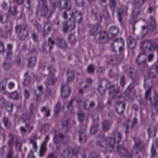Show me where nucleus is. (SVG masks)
<instances>
[{
	"mask_svg": "<svg viewBox=\"0 0 158 158\" xmlns=\"http://www.w3.org/2000/svg\"><path fill=\"white\" fill-rule=\"evenodd\" d=\"M108 86H109V94L112 98L117 99L122 97V93L120 88L113 85L110 86L108 81L106 79H103L100 81L97 89L103 95L105 94Z\"/></svg>",
	"mask_w": 158,
	"mask_h": 158,
	"instance_id": "nucleus-1",
	"label": "nucleus"
},
{
	"mask_svg": "<svg viewBox=\"0 0 158 158\" xmlns=\"http://www.w3.org/2000/svg\"><path fill=\"white\" fill-rule=\"evenodd\" d=\"M73 15L74 19L75 21H77L79 24L81 21L83 19V16L81 12L74 13L71 10H66L63 13L62 16L64 19L68 20H71Z\"/></svg>",
	"mask_w": 158,
	"mask_h": 158,
	"instance_id": "nucleus-2",
	"label": "nucleus"
},
{
	"mask_svg": "<svg viewBox=\"0 0 158 158\" xmlns=\"http://www.w3.org/2000/svg\"><path fill=\"white\" fill-rule=\"evenodd\" d=\"M40 14L41 16L48 19L51 17L52 12L49 10L48 5H39L37 7L36 14Z\"/></svg>",
	"mask_w": 158,
	"mask_h": 158,
	"instance_id": "nucleus-3",
	"label": "nucleus"
},
{
	"mask_svg": "<svg viewBox=\"0 0 158 158\" xmlns=\"http://www.w3.org/2000/svg\"><path fill=\"white\" fill-rule=\"evenodd\" d=\"M134 144L133 149L135 151V154L138 155L139 152H143L146 150V146L143 141L138 138L134 139Z\"/></svg>",
	"mask_w": 158,
	"mask_h": 158,
	"instance_id": "nucleus-4",
	"label": "nucleus"
},
{
	"mask_svg": "<svg viewBox=\"0 0 158 158\" xmlns=\"http://www.w3.org/2000/svg\"><path fill=\"white\" fill-rule=\"evenodd\" d=\"M141 45L143 48L148 49L149 51L158 48V43L151 40H145L141 43Z\"/></svg>",
	"mask_w": 158,
	"mask_h": 158,
	"instance_id": "nucleus-5",
	"label": "nucleus"
},
{
	"mask_svg": "<svg viewBox=\"0 0 158 158\" xmlns=\"http://www.w3.org/2000/svg\"><path fill=\"white\" fill-rule=\"evenodd\" d=\"M123 57V55L121 54L118 55L110 56L108 59V61L110 64H112L113 66H116L119 64Z\"/></svg>",
	"mask_w": 158,
	"mask_h": 158,
	"instance_id": "nucleus-6",
	"label": "nucleus"
},
{
	"mask_svg": "<svg viewBox=\"0 0 158 158\" xmlns=\"http://www.w3.org/2000/svg\"><path fill=\"white\" fill-rule=\"evenodd\" d=\"M117 148L118 153L121 156L126 157L128 158L132 157L133 155L123 146L119 145L117 146Z\"/></svg>",
	"mask_w": 158,
	"mask_h": 158,
	"instance_id": "nucleus-7",
	"label": "nucleus"
},
{
	"mask_svg": "<svg viewBox=\"0 0 158 158\" xmlns=\"http://www.w3.org/2000/svg\"><path fill=\"white\" fill-rule=\"evenodd\" d=\"M127 76L134 81L136 82L139 79V77L137 75L135 69L133 68L130 67L127 69Z\"/></svg>",
	"mask_w": 158,
	"mask_h": 158,
	"instance_id": "nucleus-8",
	"label": "nucleus"
},
{
	"mask_svg": "<svg viewBox=\"0 0 158 158\" xmlns=\"http://www.w3.org/2000/svg\"><path fill=\"white\" fill-rule=\"evenodd\" d=\"M71 93V89L69 85L65 83H63L61 86V94L63 98L69 97Z\"/></svg>",
	"mask_w": 158,
	"mask_h": 158,
	"instance_id": "nucleus-9",
	"label": "nucleus"
},
{
	"mask_svg": "<svg viewBox=\"0 0 158 158\" xmlns=\"http://www.w3.org/2000/svg\"><path fill=\"white\" fill-rule=\"evenodd\" d=\"M75 27L74 21L71 20H68L64 23L63 25V30L64 32L68 31H71L73 30Z\"/></svg>",
	"mask_w": 158,
	"mask_h": 158,
	"instance_id": "nucleus-10",
	"label": "nucleus"
},
{
	"mask_svg": "<svg viewBox=\"0 0 158 158\" xmlns=\"http://www.w3.org/2000/svg\"><path fill=\"white\" fill-rule=\"evenodd\" d=\"M125 106V103L121 101L117 102L115 105V110L119 114H122L123 112Z\"/></svg>",
	"mask_w": 158,
	"mask_h": 158,
	"instance_id": "nucleus-11",
	"label": "nucleus"
},
{
	"mask_svg": "<svg viewBox=\"0 0 158 158\" xmlns=\"http://www.w3.org/2000/svg\"><path fill=\"white\" fill-rule=\"evenodd\" d=\"M75 73L78 75H79V73H77L75 70L71 69H69L67 70V81L68 83H69L73 81L74 78Z\"/></svg>",
	"mask_w": 158,
	"mask_h": 158,
	"instance_id": "nucleus-12",
	"label": "nucleus"
},
{
	"mask_svg": "<svg viewBox=\"0 0 158 158\" xmlns=\"http://www.w3.org/2000/svg\"><path fill=\"white\" fill-rule=\"evenodd\" d=\"M56 45L60 48L65 49L67 47V43L62 38L57 37L56 43Z\"/></svg>",
	"mask_w": 158,
	"mask_h": 158,
	"instance_id": "nucleus-13",
	"label": "nucleus"
},
{
	"mask_svg": "<svg viewBox=\"0 0 158 158\" xmlns=\"http://www.w3.org/2000/svg\"><path fill=\"white\" fill-rule=\"evenodd\" d=\"M146 60L144 53H140L137 56L136 63L138 65H141L146 63Z\"/></svg>",
	"mask_w": 158,
	"mask_h": 158,
	"instance_id": "nucleus-14",
	"label": "nucleus"
},
{
	"mask_svg": "<svg viewBox=\"0 0 158 158\" xmlns=\"http://www.w3.org/2000/svg\"><path fill=\"white\" fill-rule=\"evenodd\" d=\"M99 42L102 44H104L107 42L108 40V34L106 32L100 33L98 38Z\"/></svg>",
	"mask_w": 158,
	"mask_h": 158,
	"instance_id": "nucleus-15",
	"label": "nucleus"
},
{
	"mask_svg": "<svg viewBox=\"0 0 158 158\" xmlns=\"http://www.w3.org/2000/svg\"><path fill=\"white\" fill-rule=\"evenodd\" d=\"M149 100L151 103V110L152 114H157L158 112V100L152 99L151 98H150Z\"/></svg>",
	"mask_w": 158,
	"mask_h": 158,
	"instance_id": "nucleus-16",
	"label": "nucleus"
},
{
	"mask_svg": "<svg viewBox=\"0 0 158 158\" xmlns=\"http://www.w3.org/2000/svg\"><path fill=\"white\" fill-rule=\"evenodd\" d=\"M95 105V102L93 101L90 102L88 100H85L83 102L84 108L87 110H91Z\"/></svg>",
	"mask_w": 158,
	"mask_h": 158,
	"instance_id": "nucleus-17",
	"label": "nucleus"
},
{
	"mask_svg": "<svg viewBox=\"0 0 158 158\" xmlns=\"http://www.w3.org/2000/svg\"><path fill=\"white\" fill-rule=\"evenodd\" d=\"M124 42L122 38L116 40L113 42L112 47L113 50L115 51V47L118 48L121 46H124Z\"/></svg>",
	"mask_w": 158,
	"mask_h": 158,
	"instance_id": "nucleus-18",
	"label": "nucleus"
},
{
	"mask_svg": "<svg viewBox=\"0 0 158 158\" xmlns=\"http://www.w3.org/2000/svg\"><path fill=\"white\" fill-rule=\"evenodd\" d=\"M28 27V25L25 23L18 24L15 27V32L16 33L19 34L23 31H24Z\"/></svg>",
	"mask_w": 158,
	"mask_h": 158,
	"instance_id": "nucleus-19",
	"label": "nucleus"
},
{
	"mask_svg": "<svg viewBox=\"0 0 158 158\" xmlns=\"http://www.w3.org/2000/svg\"><path fill=\"white\" fill-rule=\"evenodd\" d=\"M156 27V25L154 19L150 16L149 20V25L148 27V30L150 31L154 30Z\"/></svg>",
	"mask_w": 158,
	"mask_h": 158,
	"instance_id": "nucleus-20",
	"label": "nucleus"
},
{
	"mask_svg": "<svg viewBox=\"0 0 158 158\" xmlns=\"http://www.w3.org/2000/svg\"><path fill=\"white\" fill-rule=\"evenodd\" d=\"M101 30V27L99 24H96L93 26L90 31V34L92 35H95Z\"/></svg>",
	"mask_w": 158,
	"mask_h": 158,
	"instance_id": "nucleus-21",
	"label": "nucleus"
},
{
	"mask_svg": "<svg viewBox=\"0 0 158 158\" xmlns=\"http://www.w3.org/2000/svg\"><path fill=\"white\" fill-rule=\"evenodd\" d=\"M158 73V70L156 69V67H154L153 65L148 70V74L150 77H156Z\"/></svg>",
	"mask_w": 158,
	"mask_h": 158,
	"instance_id": "nucleus-22",
	"label": "nucleus"
},
{
	"mask_svg": "<svg viewBox=\"0 0 158 158\" xmlns=\"http://www.w3.org/2000/svg\"><path fill=\"white\" fill-rule=\"evenodd\" d=\"M156 129L155 126L152 125L149 126L148 130V132L150 137L154 136L156 135Z\"/></svg>",
	"mask_w": 158,
	"mask_h": 158,
	"instance_id": "nucleus-23",
	"label": "nucleus"
},
{
	"mask_svg": "<svg viewBox=\"0 0 158 158\" xmlns=\"http://www.w3.org/2000/svg\"><path fill=\"white\" fill-rule=\"evenodd\" d=\"M128 47L131 49L134 48L136 45L135 40L131 37H129L127 40Z\"/></svg>",
	"mask_w": 158,
	"mask_h": 158,
	"instance_id": "nucleus-24",
	"label": "nucleus"
},
{
	"mask_svg": "<svg viewBox=\"0 0 158 158\" xmlns=\"http://www.w3.org/2000/svg\"><path fill=\"white\" fill-rule=\"evenodd\" d=\"M52 28L51 25L49 23H46L44 26L43 31V35L45 37L49 33Z\"/></svg>",
	"mask_w": 158,
	"mask_h": 158,
	"instance_id": "nucleus-25",
	"label": "nucleus"
},
{
	"mask_svg": "<svg viewBox=\"0 0 158 158\" xmlns=\"http://www.w3.org/2000/svg\"><path fill=\"white\" fill-rule=\"evenodd\" d=\"M73 99H72L70 102L68 103H67L65 105L66 106L67 110H66L64 108V106L63 107L62 110L66 114H68L70 113L73 110Z\"/></svg>",
	"mask_w": 158,
	"mask_h": 158,
	"instance_id": "nucleus-26",
	"label": "nucleus"
},
{
	"mask_svg": "<svg viewBox=\"0 0 158 158\" xmlns=\"http://www.w3.org/2000/svg\"><path fill=\"white\" fill-rule=\"evenodd\" d=\"M23 122L25 124V127L27 128V131L29 133L33 129V126L30 124V119L27 118L23 120Z\"/></svg>",
	"mask_w": 158,
	"mask_h": 158,
	"instance_id": "nucleus-27",
	"label": "nucleus"
},
{
	"mask_svg": "<svg viewBox=\"0 0 158 158\" xmlns=\"http://www.w3.org/2000/svg\"><path fill=\"white\" fill-rule=\"evenodd\" d=\"M102 124V129L104 131H108L110 129L111 125V123L109 121L106 120H104Z\"/></svg>",
	"mask_w": 158,
	"mask_h": 158,
	"instance_id": "nucleus-28",
	"label": "nucleus"
},
{
	"mask_svg": "<svg viewBox=\"0 0 158 158\" xmlns=\"http://www.w3.org/2000/svg\"><path fill=\"white\" fill-rule=\"evenodd\" d=\"M9 95V97L15 100H18L21 98V96L17 91H15L11 93H7Z\"/></svg>",
	"mask_w": 158,
	"mask_h": 158,
	"instance_id": "nucleus-29",
	"label": "nucleus"
},
{
	"mask_svg": "<svg viewBox=\"0 0 158 158\" xmlns=\"http://www.w3.org/2000/svg\"><path fill=\"white\" fill-rule=\"evenodd\" d=\"M28 74L29 72H27L24 74V79L23 83L24 86L28 85L31 82V77Z\"/></svg>",
	"mask_w": 158,
	"mask_h": 158,
	"instance_id": "nucleus-30",
	"label": "nucleus"
},
{
	"mask_svg": "<svg viewBox=\"0 0 158 158\" xmlns=\"http://www.w3.org/2000/svg\"><path fill=\"white\" fill-rule=\"evenodd\" d=\"M62 0H50V2L51 6L53 8L61 7Z\"/></svg>",
	"mask_w": 158,
	"mask_h": 158,
	"instance_id": "nucleus-31",
	"label": "nucleus"
},
{
	"mask_svg": "<svg viewBox=\"0 0 158 158\" xmlns=\"http://www.w3.org/2000/svg\"><path fill=\"white\" fill-rule=\"evenodd\" d=\"M36 61V58L35 56L31 57L28 60V66L31 68H33L35 65Z\"/></svg>",
	"mask_w": 158,
	"mask_h": 158,
	"instance_id": "nucleus-32",
	"label": "nucleus"
},
{
	"mask_svg": "<svg viewBox=\"0 0 158 158\" xmlns=\"http://www.w3.org/2000/svg\"><path fill=\"white\" fill-rule=\"evenodd\" d=\"M79 140L81 143H84L86 141L87 138L86 134L84 131H78Z\"/></svg>",
	"mask_w": 158,
	"mask_h": 158,
	"instance_id": "nucleus-33",
	"label": "nucleus"
},
{
	"mask_svg": "<svg viewBox=\"0 0 158 158\" xmlns=\"http://www.w3.org/2000/svg\"><path fill=\"white\" fill-rule=\"evenodd\" d=\"M9 137L10 139L8 142V145L9 147H11L14 141L15 142L19 139L16 135L11 134L9 135Z\"/></svg>",
	"mask_w": 158,
	"mask_h": 158,
	"instance_id": "nucleus-34",
	"label": "nucleus"
},
{
	"mask_svg": "<svg viewBox=\"0 0 158 158\" xmlns=\"http://www.w3.org/2000/svg\"><path fill=\"white\" fill-rule=\"evenodd\" d=\"M131 122L129 120H127L123 124L124 128L125 129V132L126 134L130 132V131L129 130V127L131 126Z\"/></svg>",
	"mask_w": 158,
	"mask_h": 158,
	"instance_id": "nucleus-35",
	"label": "nucleus"
},
{
	"mask_svg": "<svg viewBox=\"0 0 158 158\" xmlns=\"http://www.w3.org/2000/svg\"><path fill=\"white\" fill-rule=\"evenodd\" d=\"M6 81L5 80L2 81L0 82V90L4 94H6L8 92L6 89Z\"/></svg>",
	"mask_w": 158,
	"mask_h": 158,
	"instance_id": "nucleus-36",
	"label": "nucleus"
},
{
	"mask_svg": "<svg viewBox=\"0 0 158 158\" xmlns=\"http://www.w3.org/2000/svg\"><path fill=\"white\" fill-rule=\"evenodd\" d=\"M57 79L55 75H48L47 79V82L48 85H52L55 84Z\"/></svg>",
	"mask_w": 158,
	"mask_h": 158,
	"instance_id": "nucleus-37",
	"label": "nucleus"
},
{
	"mask_svg": "<svg viewBox=\"0 0 158 158\" xmlns=\"http://www.w3.org/2000/svg\"><path fill=\"white\" fill-rule=\"evenodd\" d=\"M115 142V139L114 138L108 137L105 139V143L106 144L111 145L114 147Z\"/></svg>",
	"mask_w": 158,
	"mask_h": 158,
	"instance_id": "nucleus-38",
	"label": "nucleus"
},
{
	"mask_svg": "<svg viewBox=\"0 0 158 158\" xmlns=\"http://www.w3.org/2000/svg\"><path fill=\"white\" fill-rule=\"evenodd\" d=\"M128 10V7L126 5H122L118 10V15H121L123 13H126Z\"/></svg>",
	"mask_w": 158,
	"mask_h": 158,
	"instance_id": "nucleus-39",
	"label": "nucleus"
},
{
	"mask_svg": "<svg viewBox=\"0 0 158 158\" xmlns=\"http://www.w3.org/2000/svg\"><path fill=\"white\" fill-rule=\"evenodd\" d=\"M118 28L115 26H112L110 28L109 32L112 35H116L118 34L119 32Z\"/></svg>",
	"mask_w": 158,
	"mask_h": 158,
	"instance_id": "nucleus-40",
	"label": "nucleus"
},
{
	"mask_svg": "<svg viewBox=\"0 0 158 158\" xmlns=\"http://www.w3.org/2000/svg\"><path fill=\"white\" fill-rule=\"evenodd\" d=\"M50 128V126L48 124H43L41 127V132L42 134H45L49 131Z\"/></svg>",
	"mask_w": 158,
	"mask_h": 158,
	"instance_id": "nucleus-41",
	"label": "nucleus"
},
{
	"mask_svg": "<svg viewBox=\"0 0 158 158\" xmlns=\"http://www.w3.org/2000/svg\"><path fill=\"white\" fill-rule=\"evenodd\" d=\"M115 139H116L117 142L118 143L122 140V136L121 133L118 131H115L114 133Z\"/></svg>",
	"mask_w": 158,
	"mask_h": 158,
	"instance_id": "nucleus-42",
	"label": "nucleus"
},
{
	"mask_svg": "<svg viewBox=\"0 0 158 158\" xmlns=\"http://www.w3.org/2000/svg\"><path fill=\"white\" fill-rule=\"evenodd\" d=\"M69 148H68L64 150L61 154L62 158H68L70 155V150Z\"/></svg>",
	"mask_w": 158,
	"mask_h": 158,
	"instance_id": "nucleus-43",
	"label": "nucleus"
},
{
	"mask_svg": "<svg viewBox=\"0 0 158 158\" xmlns=\"http://www.w3.org/2000/svg\"><path fill=\"white\" fill-rule=\"evenodd\" d=\"M43 87L42 86H39L37 87V89L35 91V95L37 98L43 94Z\"/></svg>",
	"mask_w": 158,
	"mask_h": 158,
	"instance_id": "nucleus-44",
	"label": "nucleus"
},
{
	"mask_svg": "<svg viewBox=\"0 0 158 158\" xmlns=\"http://www.w3.org/2000/svg\"><path fill=\"white\" fill-rule=\"evenodd\" d=\"M9 13L12 15H16L18 13L17 7L15 6H11L9 9Z\"/></svg>",
	"mask_w": 158,
	"mask_h": 158,
	"instance_id": "nucleus-45",
	"label": "nucleus"
},
{
	"mask_svg": "<svg viewBox=\"0 0 158 158\" xmlns=\"http://www.w3.org/2000/svg\"><path fill=\"white\" fill-rule=\"evenodd\" d=\"M107 6V5L105 4L103 6V8L102 9L103 12V15L105 19L109 18V13L106 8Z\"/></svg>",
	"mask_w": 158,
	"mask_h": 158,
	"instance_id": "nucleus-46",
	"label": "nucleus"
},
{
	"mask_svg": "<svg viewBox=\"0 0 158 158\" xmlns=\"http://www.w3.org/2000/svg\"><path fill=\"white\" fill-rule=\"evenodd\" d=\"M11 61H7L5 60V62L2 65L4 69L6 70L9 69L12 66Z\"/></svg>",
	"mask_w": 158,
	"mask_h": 158,
	"instance_id": "nucleus-47",
	"label": "nucleus"
},
{
	"mask_svg": "<svg viewBox=\"0 0 158 158\" xmlns=\"http://www.w3.org/2000/svg\"><path fill=\"white\" fill-rule=\"evenodd\" d=\"M140 7H135L134 8L132 11V14L133 16L137 17L140 14Z\"/></svg>",
	"mask_w": 158,
	"mask_h": 158,
	"instance_id": "nucleus-48",
	"label": "nucleus"
},
{
	"mask_svg": "<svg viewBox=\"0 0 158 158\" xmlns=\"http://www.w3.org/2000/svg\"><path fill=\"white\" fill-rule=\"evenodd\" d=\"M48 75H54L56 69L52 65L49 66L48 68Z\"/></svg>",
	"mask_w": 158,
	"mask_h": 158,
	"instance_id": "nucleus-49",
	"label": "nucleus"
},
{
	"mask_svg": "<svg viewBox=\"0 0 158 158\" xmlns=\"http://www.w3.org/2000/svg\"><path fill=\"white\" fill-rule=\"evenodd\" d=\"M19 37L21 40H24L27 37L28 35V33L27 31H23V32H21L19 33Z\"/></svg>",
	"mask_w": 158,
	"mask_h": 158,
	"instance_id": "nucleus-50",
	"label": "nucleus"
},
{
	"mask_svg": "<svg viewBox=\"0 0 158 158\" xmlns=\"http://www.w3.org/2000/svg\"><path fill=\"white\" fill-rule=\"evenodd\" d=\"M104 140L103 139H101L100 136L98 137L97 138L96 144L100 147H102L104 146Z\"/></svg>",
	"mask_w": 158,
	"mask_h": 158,
	"instance_id": "nucleus-51",
	"label": "nucleus"
},
{
	"mask_svg": "<svg viewBox=\"0 0 158 158\" xmlns=\"http://www.w3.org/2000/svg\"><path fill=\"white\" fill-rule=\"evenodd\" d=\"M8 16L6 14H2L0 15V21L3 23L6 22Z\"/></svg>",
	"mask_w": 158,
	"mask_h": 158,
	"instance_id": "nucleus-52",
	"label": "nucleus"
},
{
	"mask_svg": "<svg viewBox=\"0 0 158 158\" xmlns=\"http://www.w3.org/2000/svg\"><path fill=\"white\" fill-rule=\"evenodd\" d=\"M43 50L44 52H49L53 48L52 46H49L47 44H44L42 46Z\"/></svg>",
	"mask_w": 158,
	"mask_h": 158,
	"instance_id": "nucleus-53",
	"label": "nucleus"
},
{
	"mask_svg": "<svg viewBox=\"0 0 158 158\" xmlns=\"http://www.w3.org/2000/svg\"><path fill=\"white\" fill-rule=\"evenodd\" d=\"M3 122L4 123V126L6 127H9L11 125V123L9 121L8 118L6 117H4L3 118Z\"/></svg>",
	"mask_w": 158,
	"mask_h": 158,
	"instance_id": "nucleus-54",
	"label": "nucleus"
},
{
	"mask_svg": "<svg viewBox=\"0 0 158 158\" xmlns=\"http://www.w3.org/2000/svg\"><path fill=\"white\" fill-rule=\"evenodd\" d=\"M134 87V85L132 83H131L127 87L125 91L126 93L127 94H130L132 90Z\"/></svg>",
	"mask_w": 158,
	"mask_h": 158,
	"instance_id": "nucleus-55",
	"label": "nucleus"
},
{
	"mask_svg": "<svg viewBox=\"0 0 158 158\" xmlns=\"http://www.w3.org/2000/svg\"><path fill=\"white\" fill-rule=\"evenodd\" d=\"M82 84H84L83 88L85 92H87L91 89V85L86 84L85 83V82H81L79 83L80 85Z\"/></svg>",
	"mask_w": 158,
	"mask_h": 158,
	"instance_id": "nucleus-56",
	"label": "nucleus"
},
{
	"mask_svg": "<svg viewBox=\"0 0 158 158\" xmlns=\"http://www.w3.org/2000/svg\"><path fill=\"white\" fill-rule=\"evenodd\" d=\"M151 157H156V151L154 147L153 144H152L151 149Z\"/></svg>",
	"mask_w": 158,
	"mask_h": 158,
	"instance_id": "nucleus-57",
	"label": "nucleus"
},
{
	"mask_svg": "<svg viewBox=\"0 0 158 158\" xmlns=\"http://www.w3.org/2000/svg\"><path fill=\"white\" fill-rule=\"evenodd\" d=\"M98 125L96 124L92 127L90 129V132L92 134L95 133L98 129Z\"/></svg>",
	"mask_w": 158,
	"mask_h": 158,
	"instance_id": "nucleus-58",
	"label": "nucleus"
},
{
	"mask_svg": "<svg viewBox=\"0 0 158 158\" xmlns=\"http://www.w3.org/2000/svg\"><path fill=\"white\" fill-rule=\"evenodd\" d=\"M60 106L61 105L60 103L59 102H58L54 108V111L55 114H57L59 113Z\"/></svg>",
	"mask_w": 158,
	"mask_h": 158,
	"instance_id": "nucleus-59",
	"label": "nucleus"
},
{
	"mask_svg": "<svg viewBox=\"0 0 158 158\" xmlns=\"http://www.w3.org/2000/svg\"><path fill=\"white\" fill-rule=\"evenodd\" d=\"M19 139H18L17 141L15 142V143L16 148L18 149L19 150L22 151L21 147L22 146V143L19 141Z\"/></svg>",
	"mask_w": 158,
	"mask_h": 158,
	"instance_id": "nucleus-60",
	"label": "nucleus"
},
{
	"mask_svg": "<svg viewBox=\"0 0 158 158\" xmlns=\"http://www.w3.org/2000/svg\"><path fill=\"white\" fill-rule=\"evenodd\" d=\"M12 30V27L10 25H7L5 27L6 32L9 35H10Z\"/></svg>",
	"mask_w": 158,
	"mask_h": 158,
	"instance_id": "nucleus-61",
	"label": "nucleus"
},
{
	"mask_svg": "<svg viewBox=\"0 0 158 158\" xmlns=\"http://www.w3.org/2000/svg\"><path fill=\"white\" fill-rule=\"evenodd\" d=\"M6 57V60L11 61L12 57V52H7Z\"/></svg>",
	"mask_w": 158,
	"mask_h": 158,
	"instance_id": "nucleus-62",
	"label": "nucleus"
},
{
	"mask_svg": "<svg viewBox=\"0 0 158 158\" xmlns=\"http://www.w3.org/2000/svg\"><path fill=\"white\" fill-rule=\"evenodd\" d=\"M114 147L106 144L105 149L107 152H111L114 149Z\"/></svg>",
	"mask_w": 158,
	"mask_h": 158,
	"instance_id": "nucleus-63",
	"label": "nucleus"
},
{
	"mask_svg": "<svg viewBox=\"0 0 158 158\" xmlns=\"http://www.w3.org/2000/svg\"><path fill=\"white\" fill-rule=\"evenodd\" d=\"M89 157L90 158H100L99 154L95 152H91L90 155Z\"/></svg>",
	"mask_w": 158,
	"mask_h": 158,
	"instance_id": "nucleus-64",
	"label": "nucleus"
}]
</instances>
